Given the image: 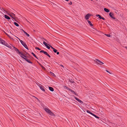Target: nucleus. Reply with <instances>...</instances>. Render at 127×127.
<instances>
[{
	"instance_id": "obj_1",
	"label": "nucleus",
	"mask_w": 127,
	"mask_h": 127,
	"mask_svg": "<svg viewBox=\"0 0 127 127\" xmlns=\"http://www.w3.org/2000/svg\"><path fill=\"white\" fill-rule=\"evenodd\" d=\"M44 110L48 113L51 116H52V117H54L55 116L54 114L50 110L46 108H44Z\"/></svg>"
},
{
	"instance_id": "obj_2",
	"label": "nucleus",
	"mask_w": 127,
	"mask_h": 127,
	"mask_svg": "<svg viewBox=\"0 0 127 127\" xmlns=\"http://www.w3.org/2000/svg\"><path fill=\"white\" fill-rule=\"evenodd\" d=\"M18 39L20 40V41L21 43L24 47L27 49H28V48L27 45L22 40H20L18 38Z\"/></svg>"
},
{
	"instance_id": "obj_3",
	"label": "nucleus",
	"mask_w": 127,
	"mask_h": 127,
	"mask_svg": "<svg viewBox=\"0 0 127 127\" xmlns=\"http://www.w3.org/2000/svg\"><path fill=\"white\" fill-rule=\"evenodd\" d=\"M38 86L44 92L45 91V90L44 88V87L42 85H41L39 84L38 85Z\"/></svg>"
},
{
	"instance_id": "obj_4",
	"label": "nucleus",
	"mask_w": 127,
	"mask_h": 127,
	"mask_svg": "<svg viewBox=\"0 0 127 127\" xmlns=\"http://www.w3.org/2000/svg\"><path fill=\"white\" fill-rule=\"evenodd\" d=\"M7 14L11 17L13 18L15 16V15L13 13H9L8 11L6 12Z\"/></svg>"
},
{
	"instance_id": "obj_5",
	"label": "nucleus",
	"mask_w": 127,
	"mask_h": 127,
	"mask_svg": "<svg viewBox=\"0 0 127 127\" xmlns=\"http://www.w3.org/2000/svg\"><path fill=\"white\" fill-rule=\"evenodd\" d=\"M95 61L96 63L99 64L101 65V63H102V62L101 61L97 59H96Z\"/></svg>"
},
{
	"instance_id": "obj_6",
	"label": "nucleus",
	"mask_w": 127,
	"mask_h": 127,
	"mask_svg": "<svg viewBox=\"0 0 127 127\" xmlns=\"http://www.w3.org/2000/svg\"><path fill=\"white\" fill-rule=\"evenodd\" d=\"M3 45H5L6 46H7V47H8L9 48H11V46L10 45H9L6 42H5L4 43V44H3Z\"/></svg>"
},
{
	"instance_id": "obj_7",
	"label": "nucleus",
	"mask_w": 127,
	"mask_h": 127,
	"mask_svg": "<svg viewBox=\"0 0 127 127\" xmlns=\"http://www.w3.org/2000/svg\"><path fill=\"white\" fill-rule=\"evenodd\" d=\"M90 15L89 14H87L85 16V18L86 19H88Z\"/></svg>"
},
{
	"instance_id": "obj_8",
	"label": "nucleus",
	"mask_w": 127,
	"mask_h": 127,
	"mask_svg": "<svg viewBox=\"0 0 127 127\" xmlns=\"http://www.w3.org/2000/svg\"><path fill=\"white\" fill-rule=\"evenodd\" d=\"M109 15L112 18L115 19V18L114 17V15L113 14L111 13H109Z\"/></svg>"
},
{
	"instance_id": "obj_9",
	"label": "nucleus",
	"mask_w": 127,
	"mask_h": 127,
	"mask_svg": "<svg viewBox=\"0 0 127 127\" xmlns=\"http://www.w3.org/2000/svg\"><path fill=\"white\" fill-rule=\"evenodd\" d=\"M75 98L76 100H77L78 102H79L80 103H83V102L82 101H81L80 99H78V98H77L76 97H75Z\"/></svg>"
},
{
	"instance_id": "obj_10",
	"label": "nucleus",
	"mask_w": 127,
	"mask_h": 127,
	"mask_svg": "<svg viewBox=\"0 0 127 127\" xmlns=\"http://www.w3.org/2000/svg\"><path fill=\"white\" fill-rule=\"evenodd\" d=\"M4 42L5 41L4 40H3L2 39L0 38V43L3 45V44H4Z\"/></svg>"
},
{
	"instance_id": "obj_11",
	"label": "nucleus",
	"mask_w": 127,
	"mask_h": 127,
	"mask_svg": "<svg viewBox=\"0 0 127 127\" xmlns=\"http://www.w3.org/2000/svg\"><path fill=\"white\" fill-rule=\"evenodd\" d=\"M15 49H16V50H15L16 51V52H17V53H18L20 55H22V53H21L20 52L18 49H17L16 48H15Z\"/></svg>"
},
{
	"instance_id": "obj_12",
	"label": "nucleus",
	"mask_w": 127,
	"mask_h": 127,
	"mask_svg": "<svg viewBox=\"0 0 127 127\" xmlns=\"http://www.w3.org/2000/svg\"><path fill=\"white\" fill-rule=\"evenodd\" d=\"M4 17L5 18L9 20L10 19V18L9 16H8L7 15H4Z\"/></svg>"
},
{
	"instance_id": "obj_13",
	"label": "nucleus",
	"mask_w": 127,
	"mask_h": 127,
	"mask_svg": "<svg viewBox=\"0 0 127 127\" xmlns=\"http://www.w3.org/2000/svg\"><path fill=\"white\" fill-rule=\"evenodd\" d=\"M49 90L51 91H54V89L52 87H49Z\"/></svg>"
},
{
	"instance_id": "obj_14",
	"label": "nucleus",
	"mask_w": 127,
	"mask_h": 127,
	"mask_svg": "<svg viewBox=\"0 0 127 127\" xmlns=\"http://www.w3.org/2000/svg\"><path fill=\"white\" fill-rule=\"evenodd\" d=\"M40 52L41 53H43L44 54H46L47 53V52L44 51V50H41L40 51Z\"/></svg>"
},
{
	"instance_id": "obj_15",
	"label": "nucleus",
	"mask_w": 127,
	"mask_h": 127,
	"mask_svg": "<svg viewBox=\"0 0 127 127\" xmlns=\"http://www.w3.org/2000/svg\"><path fill=\"white\" fill-rule=\"evenodd\" d=\"M104 10L106 12H109V10L108 9L106 8H104Z\"/></svg>"
},
{
	"instance_id": "obj_16",
	"label": "nucleus",
	"mask_w": 127,
	"mask_h": 127,
	"mask_svg": "<svg viewBox=\"0 0 127 127\" xmlns=\"http://www.w3.org/2000/svg\"><path fill=\"white\" fill-rule=\"evenodd\" d=\"M96 16H97V17H98V18L99 19H101V18L102 17L99 15V14L97 15H97H96Z\"/></svg>"
},
{
	"instance_id": "obj_17",
	"label": "nucleus",
	"mask_w": 127,
	"mask_h": 127,
	"mask_svg": "<svg viewBox=\"0 0 127 127\" xmlns=\"http://www.w3.org/2000/svg\"><path fill=\"white\" fill-rule=\"evenodd\" d=\"M23 32H24L25 33L27 36L29 37L30 36L25 31H23Z\"/></svg>"
},
{
	"instance_id": "obj_18",
	"label": "nucleus",
	"mask_w": 127,
	"mask_h": 127,
	"mask_svg": "<svg viewBox=\"0 0 127 127\" xmlns=\"http://www.w3.org/2000/svg\"><path fill=\"white\" fill-rule=\"evenodd\" d=\"M43 44L45 45L46 46H47V45H49L48 44L46 43V42H45L44 41L43 42Z\"/></svg>"
},
{
	"instance_id": "obj_19",
	"label": "nucleus",
	"mask_w": 127,
	"mask_h": 127,
	"mask_svg": "<svg viewBox=\"0 0 127 127\" xmlns=\"http://www.w3.org/2000/svg\"><path fill=\"white\" fill-rule=\"evenodd\" d=\"M88 22V23H89V24L90 25H91V26H92L93 25H92V23H91V22L89 21H87Z\"/></svg>"
},
{
	"instance_id": "obj_20",
	"label": "nucleus",
	"mask_w": 127,
	"mask_h": 127,
	"mask_svg": "<svg viewBox=\"0 0 127 127\" xmlns=\"http://www.w3.org/2000/svg\"><path fill=\"white\" fill-rule=\"evenodd\" d=\"M26 61L29 63L31 64L32 63V62H31L29 60H28L27 59H26Z\"/></svg>"
},
{
	"instance_id": "obj_21",
	"label": "nucleus",
	"mask_w": 127,
	"mask_h": 127,
	"mask_svg": "<svg viewBox=\"0 0 127 127\" xmlns=\"http://www.w3.org/2000/svg\"><path fill=\"white\" fill-rule=\"evenodd\" d=\"M14 24L17 26H19V25L17 23L14 22Z\"/></svg>"
},
{
	"instance_id": "obj_22",
	"label": "nucleus",
	"mask_w": 127,
	"mask_h": 127,
	"mask_svg": "<svg viewBox=\"0 0 127 127\" xmlns=\"http://www.w3.org/2000/svg\"><path fill=\"white\" fill-rule=\"evenodd\" d=\"M92 115H93V116H94L96 118H99L98 117V116H96V115L94 114H92Z\"/></svg>"
},
{
	"instance_id": "obj_23",
	"label": "nucleus",
	"mask_w": 127,
	"mask_h": 127,
	"mask_svg": "<svg viewBox=\"0 0 127 127\" xmlns=\"http://www.w3.org/2000/svg\"><path fill=\"white\" fill-rule=\"evenodd\" d=\"M53 51L55 53H56L57 51V50L55 49V48L53 50Z\"/></svg>"
},
{
	"instance_id": "obj_24",
	"label": "nucleus",
	"mask_w": 127,
	"mask_h": 127,
	"mask_svg": "<svg viewBox=\"0 0 127 127\" xmlns=\"http://www.w3.org/2000/svg\"><path fill=\"white\" fill-rule=\"evenodd\" d=\"M32 54L34 57H36V58L37 59L35 55L33 53H32Z\"/></svg>"
},
{
	"instance_id": "obj_25",
	"label": "nucleus",
	"mask_w": 127,
	"mask_h": 127,
	"mask_svg": "<svg viewBox=\"0 0 127 127\" xmlns=\"http://www.w3.org/2000/svg\"><path fill=\"white\" fill-rule=\"evenodd\" d=\"M48 45L50 46L49 45H47V46H46V47L48 49H49L50 48V47Z\"/></svg>"
},
{
	"instance_id": "obj_26",
	"label": "nucleus",
	"mask_w": 127,
	"mask_h": 127,
	"mask_svg": "<svg viewBox=\"0 0 127 127\" xmlns=\"http://www.w3.org/2000/svg\"><path fill=\"white\" fill-rule=\"evenodd\" d=\"M87 113H89L92 115L93 114L92 113L90 112L89 111L87 110Z\"/></svg>"
},
{
	"instance_id": "obj_27",
	"label": "nucleus",
	"mask_w": 127,
	"mask_h": 127,
	"mask_svg": "<svg viewBox=\"0 0 127 127\" xmlns=\"http://www.w3.org/2000/svg\"><path fill=\"white\" fill-rule=\"evenodd\" d=\"M106 71L109 74H112V73L111 72H109V71H108V70H106Z\"/></svg>"
},
{
	"instance_id": "obj_28",
	"label": "nucleus",
	"mask_w": 127,
	"mask_h": 127,
	"mask_svg": "<svg viewBox=\"0 0 127 127\" xmlns=\"http://www.w3.org/2000/svg\"><path fill=\"white\" fill-rule=\"evenodd\" d=\"M50 73L53 76H54V75H55L52 72H50Z\"/></svg>"
},
{
	"instance_id": "obj_29",
	"label": "nucleus",
	"mask_w": 127,
	"mask_h": 127,
	"mask_svg": "<svg viewBox=\"0 0 127 127\" xmlns=\"http://www.w3.org/2000/svg\"><path fill=\"white\" fill-rule=\"evenodd\" d=\"M35 49H37V50H40V49L38 47H35Z\"/></svg>"
},
{
	"instance_id": "obj_30",
	"label": "nucleus",
	"mask_w": 127,
	"mask_h": 127,
	"mask_svg": "<svg viewBox=\"0 0 127 127\" xmlns=\"http://www.w3.org/2000/svg\"><path fill=\"white\" fill-rule=\"evenodd\" d=\"M108 37H110V34H105Z\"/></svg>"
},
{
	"instance_id": "obj_31",
	"label": "nucleus",
	"mask_w": 127,
	"mask_h": 127,
	"mask_svg": "<svg viewBox=\"0 0 127 127\" xmlns=\"http://www.w3.org/2000/svg\"><path fill=\"white\" fill-rule=\"evenodd\" d=\"M69 81L71 83H73L74 82V81H73L70 80Z\"/></svg>"
},
{
	"instance_id": "obj_32",
	"label": "nucleus",
	"mask_w": 127,
	"mask_h": 127,
	"mask_svg": "<svg viewBox=\"0 0 127 127\" xmlns=\"http://www.w3.org/2000/svg\"><path fill=\"white\" fill-rule=\"evenodd\" d=\"M21 57H22L24 59H25L26 60V59H27V58H24V57H22V56H21Z\"/></svg>"
},
{
	"instance_id": "obj_33",
	"label": "nucleus",
	"mask_w": 127,
	"mask_h": 127,
	"mask_svg": "<svg viewBox=\"0 0 127 127\" xmlns=\"http://www.w3.org/2000/svg\"><path fill=\"white\" fill-rule=\"evenodd\" d=\"M39 65H40V66L42 67V68H44V67L43 66L40 64H39Z\"/></svg>"
},
{
	"instance_id": "obj_34",
	"label": "nucleus",
	"mask_w": 127,
	"mask_h": 127,
	"mask_svg": "<svg viewBox=\"0 0 127 127\" xmlns=\"http://www.w3.org/2000/svg\"><path fill=\"white\" fill-rule=\"evenodd\" d=\"M69 4L71 5L72 4V2L71 1L69 3Z\"/></svg>"
},
{
	"instance_id": "obj_35",
	"label": "nucleus",
	"mask_w": 127,
	"mask_h": 127,
	"mask_svg": "<svg viewBox=\"0 0 127 127\" xmlns=\"http://www.w3.org/2000/svg\"><path fill=\"white\" fill-rule=\"evenodd\" d=\"M50 46L52 49H53V50L54 49V48L53 47H52L50 45Z\"/></svg>"
},
{
	"instance_id": "obj_36",
	"label": "nucleus",
	"mask_w": 127,
	"mask_h": 127,
	"mask_svg": "<svg viewBox=\"0 0 127 127\" xmlns=\"http://www.w3.org/2000/svg\"><path fill=\"white\" fill-rule=\"evenodd\" d=\"M21 55L23 57H26V56L23 54H22V55Z\"/></svg>"
},
{
	"instance_id": "obj_37",
	"label": "nucleus",
	"mask_w": 127,
	"mask_h": 127,
	"mask_svg": "<svg viewBox=\"0 0 127 127\" xmlns=\"http://www.w3.org/2000/svg\"><path fill=\"white\" fill-rule=\"evenodd\" d=\"M35 98L36 99L37 101H39V100L37 98L35 97Z\"/></svg>"
},
{
	"instance_id": "obj_38",
	"label": "nucleus",
	"mask_w": 127,
	"mask_h": 127,
	"mask_svg": "<svg viewBox=\"0 0 127 127\" xmlns=\"http://www.w3.org/2000/svg\"><path fill=\"white\" fill-rule=\"evenodd\" d=\"M101 19H102L103 20H105V19L104 18H103V17H102Z\"/></svg>"
},
{
	"instance_id": "obj_39",
	"label": "nucleus",
	"mask_w": 127,
	"mask_h": 127,
	"mask_svg": "<svg viewBox=\"0 0 127 127\" xmlns=\"http://www.w3.org/2000/svg\"><path fill=\"white\" fill-rule=\"evenodd\" d=\"M56 53L58 55L59 54V52H57Z\"/></svg>"
},
{
	"instance_id": "obj_40",
	"label": "nucleus",
	"mask_w": 127,
	"mask_h": 127,
	"mask_svg": "<svg viewBox=\"0 0 127 127\" xmlns=\"http://www.w3.org/2000/svg\"><path fill=\"white\" fill-rule=\"evenodd\" d=\"M45 55H47V56H48L49 55V54H48L47 53H47H46V54H45Z\"/></svg>"
},
{
	"instance_id": "obj_41",
	"label": "nucleus",
	"mask_w": 127,
	"mask_h": 127,
	"mask_svg": "<svg viewBox=\"0 0 127 127\" xmlns=\"http://www.w3.org/2000/svg\"><path fill=\"white\" fill-rule=\"evenodd\" d=\"M60 66H61V67H63V66L62 65H61Z\"/></svg>"
},
{
	"instance_id": "obj_42",
	"label": "nucleus",
	"mask_w": 127,
	"mask_h": 127,
	"mask_svg": "<svg viewBox=\"0 0 127 127\" xmlns=\"http://www.w3.org/2000/svg\"><path fill=\"white\" fill-rule=\"evenodd\" d=\"M48 56L49 57V58H50V55H49Z\"/></svg>"
},
{
	"instance_id": "obj_43",
	"label": "nucleus",
	"mask_w": 127,
	"mask_h": 127,
	"mask_svg": "<svg viewBox=\"0 0 127 127\" xmlns=\"http://www.w3.org/2000/svg\"><path fill=\"white\" fill-rule=\"evenodd\" d=\"M125 48H126V49H127V47H125Z\"/></svg>"
},
{
	"instance_id": "obj_44",
	"label": "nucleus",
	"mask_w": 127,
	"mask_h": 127,
	"mask_svg": "<svg viewBox=\"0 0 127 127\" xmlns=\"http://www.w3.org/2000/svg\"><path fill=\"white\" fill-rule=\"evenodd\" d=\"M104 64V63L102 62V63H101V64Z\"/></svg>"
},
{
	"instance_id": "obj_45",
	"label": "nucleus",
	"mask_w": 127,
	"mask_h": 127,
	"mask_svg": "<svg viewBox=\"0 0 127 127\" xmlns=\"http://www.w3.org/2000/svg\"><path fill=\"white\" fill-rule=\"evenodd\" d=\"M21 30H22L23 31H24V30H23V29H22Z\"/></svg>"
}]
</instances>
